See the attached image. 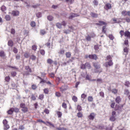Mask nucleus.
Masks as SVG:
<instances>
[{"instance_id":"nucleus-31","label":"nucleus","mask_w":130,"mask_h":130,"mask_svg":"<svg viewBox=\"0 0 130 130\" xmlns=\"http://www.w3.org/2000/svg\"><path fill=\"white\" fill-rule=\"evenodd\" d=\"M85 64L86 66L88 69H90L91 68V66L89 63L86 62Z\"/></svg>"},{"instance_id":"nucleus-13","label":"nucleus","mask_w":130,"mask_h":130,"mask_svg":"<svg viewBox=\"0 0 130 130\" xmlns=\"http://www.w3.org/2000/svg\"><path fill=\"white\" fill-rule=\"evenodd\" d=\"M8 45L10 47H12L13 45V42L11 40H9L8 43Z\"/></svg>"},{"instance_id":"nucleus-5","label":"nucleus","mask_w":130,"mask_h":130,"mask_svg":"<svg viewBox=\"0 0 130 130\" xmlns=\"http://www.w3.org/2000/svg\"><path fill=\"white\" fill-rule=\"evenodd\" d=\"M95 115H96L94 113H91L88 116V118L90 120H92L94 119Z\"/></svg>"},{"instance_id":"nucleus-41","label":"nucleus","mask_w":130,"mask_h":130,"mask_svg":"<svg viewBox=\"0 0 130 130\" xmlns=\"http://www.w3.org/2000/svg\"><path fill=\"white\" fill-rule=\"evenodd\" d=\"M66 57L67 58L70 57L71 56V54L70 52H67L66 54Z\"/></svg>"},{"instance_id":"nucleus-51","label":"nucleus","mask_w":130,"mask_h":130,"mask_svg":"<svg viewBox=\"0 0 130 130\" xmlns=\"http://www.w3.org/2000/svg\"><path fill=\"white\" fill-rule=\"evenodd\" d=\"M11 74L12 76L14 77L16 76L17 74V73L15 71H12L11 72Z\"/></svg>"},{"instance_id":"nucleus-64","label":"nucleus","mask_w":130,"mask_h":130,"mask_svg":"<svg viewBox=\"0 0 130 130\" xmlns=\"http://www.w3.org/2000/svg\"><path fill=\"white\" fill-rule=\"evenodd\" d=\"M124 19L126 20L127 22L128 23L130 22V19L129 18L126 17V18H124Z\"/></svg>"},{"instance_id":"nucleus-9","label":"nucleus","mask_w":130,"mask_h":130,"mask_svg":"<svg viewBox=\"0 0 130 130\" xmlns=\"http://www.w3.org/2000/svg\"><path fill=\"white\" fill-rule=\"evenodd\" d=\"M111 5L109 3H107L104 6V8L106 10H108L111 8Z\"/></svg>"},{"instance_id":"nucleus-50","label":"nucleus","mask_w":130,"mask_h":130,"mask_svg":"<svg viewBox=\"0 0 130 130\" xmlns=\"http://www.w3.org/2000/svg\"><path fill=\"white\" fill-rule=\"evenodd\" d=\"M111 92L112 93L115 94L117 93V90L115 89H113L111 90Z\"/></svg>"},{"instance_id":"nucleus-21","label":"nucleus","mask_w":130,"mask_h":130,"mask_svg":"<svg viewBox=\"0 0 130 130\" xmlns=\"http://www.w3.org/2000/svg\"><path fill=\"white\" fill-rule=\"evenodd\" d=\"M47 62L48 63L51 64L53 62V61L52 59H48L47 60Z\"/></svg>"},{"instance_id":"nucleus-55","label":"nucleus","mask_w":130,"mask_h":130,"mask_svg":"<svg viewBox=\"0 0 130 130\" xmlns=\"http://www.w3.org/2000/svg\"><path fill=\"white\" fill-rule=\"evenodd\" d=\"M44 95L43 94H41L39 95V98L40 100H42L43 99V98H44Z\"/></svg>"},{"instance_id":"nucleus-58","label":"nucleus","mask_w":130,"mask_h":130,"mask_svg":"<svg viewBox=\"0 0 130 130\" xmlns=\"http://www.w3.org/2000/svg\"><path fill=\"white\" fill-rule=\"evenodd\" d=\"M40 54L42 55H44L45 53V51L43 50H40Z\"/></svg>"},{"instance_id":"nucleus-53","label":"nucleus","mask_w":130,"mask_h":130,"mask_svg":"<svg viewBox=\"0 0 130 130\" xmlns=\"http://www.w3.org/2000/svg\"><path fill=\"white\" fill-rule=\"evenodd\" d=\"M40 33L42 35H44L46 33V31L44 30H40Z\"/></svg>"},{"instance_id":"nucleus-2","label":"nucleus","mask_w":130,"mask_h":130,"mask_svg":"<svg viewBox=\"0 0 130 130\" xmlns=\"http://www.w3.org/2000/svg\"><path fill=\"white\" fill-rule=\"evenodd\" d=\"M79 15V14L71 13L70 14L69 18L70 19H71L73 18L78 16Z\"/></svg>"},{"instance_id":"nucleus-46","label":"nucleus","mask_w":130,"mask_h":130,"mask_svg":"<svg viewBox=\"0 0 130 130\" xmlns=\"http://www.w3.org/2000/svg\"><path fill=\"white\" fill-rule=\"evenodd\" d=\"M124 32L123 30H121L119 32V33L121 35V38H122V36L124 35Z\"/></svg>"},{"instance_id":"nucleus-14","label":"nucleus","mask_w":130,"mask_h":130,"mask_svg":"<svg viewBox=\"0 0 130 130\" xmlns=\"http://www.w3.org/2000/svg\"><path fill=\"white\" fill-rule=\"evenodd\" d=\"M56 129L57 130H68L67 128L63 127H56Z\"/></svg>"},{"instance_id":"nucleus-37","label":"nucleus","mask_w":130,"mask_h":130,"mask_svg":"<svg viewBox=\"0 0 130 130\" xmlns=\"http://www.w3.org/2000/svg\"><path fill=\"white\" fill-rule=\"evenodd\" d=\"M30 59H31L32 60H35L36 59V57L34 55H32L30 56Z\"/></svg>"},{"instance_id":"nucleus-15","label":"nucleus","mask_w":130,"mask_h":130,"mask_svg":"<svg viewBox=\"0 0 130 130\" xmlns=\"http://www.w3.org/2000/svg\"><path fill=\"white\" fill-rule=\"evenodd\" d=\"M87 95L85 94H83L81 96V100L82 101H84Z\"/></svg>"},{"instance_id":"nucleus-12","label":"nucleus","mask_w":130,"mask_h":130,"mask_svg":"<svg viewBox=\"0 0 130 130\" xmlns=\"http://www.w3.org/2000/svg\"><path fill=\"white\" fill-rule=\"evenodd\" d=\"M121 101V99L119 96H118L115 99V101L118 103H119Z\"/></svg>"},{"instance_id":"nucleus-7","label":"nucleus","mask_w":130,"mask_h":130,"mask_svg":"<svg viewBox=\"0 0 130 130\" xmlns=\"http://www.w3.org/2000/svg\"><path fill=\"white\" fill-rule=\"evenodd\" d=\"M113 64V63L112 60L108 61L107 62H106L105 64V65L106 67H107L109 66H112Z\"/></svg>"},{"instance_id":"nucleus-22","label":"nucleus","mask_w":130,"mask_h":130,"mask_svg":"<svg viewBox=\"0 0 130 130\" xmlns=\"http://www.w3.org/2000/svg\"><path fill=\"white\" fill-rule=\"evenodd\" d=\"M10 16L9 15H6L5 16V19L7 21L10 20Z\"/></svg>"},{"instance_id":"nucleus-17","label":"nucleus","mask_w":130,"mask_h":130,"mask_svg":"<svg viewBox=\"0 0 130 130\" xmlns=\"http://www.w3.org/2000/svg\"><path fill=\"white\" fill-rule=\"evenodd\" d=\"M90 14L93 17L96 18L98 16V14L93 12H91L90 13Z\"/></svg>"},{"instance_id":"nucleus-59","label":"nucleus","mask_w":130,"mask_h":130,"mask_svg":"<svg viewBox=\"0 0 130 130\" xmlns=\"http://www.w3.org/2000/svg\"><path fill=\"white\" fill-rule=\"evenodd\" d=\"M39 5H40L39 4H36L35 5H32V7L34 8H36L38 7Z\"/></svg>"},{"instance_id":"nucleus-34","label":"nucleus","mask_w":130,"mask_h":130,"mask_svg":"<svg viewBox=\"0 0 130 130\" xmlns=\"http://www.w3.org/2000/svg\"><path fill=\"white\" fill-rule=\"evenodd\" d=\"M4 130H7V129H9L10 127L9 125L7 124L4 126Z\"/></svg>"},{"instance_id":"nucleus-38","label":"nucleus","mask_w":130,"mask_h":130,"mask_svg":"<svg viewBox=\"0 0 130 130\" xmlns=\"http://www.w3.org/2000/svg\"><path fill=\"white\" fill-rule=\"evenodd\" d=\"M88 100L89 102H92L93 100V98L91 96H89L88 98Z\"/></svg>"},{"instance_id":"nucleus-25","label":"nucleus","mask_w":130,"mask_h":130,"mask_svg":"<svg viewBox=\"0 0 130 130\" xmlns=\"http://www.w3.org/2000/svg\"><path fill=\"white\" fill-rule=\"evenodd\" d=\"M28 110L27 108L26 107H25L24 108H22L21 110L24 112L25 113L27 112L28 111Z\"/></svg>"},{"instance_id":"nucleus-4","label":"nucleus","mask_w":130,"mask_h":130,"mask_svg":"<svg viewBox=\"0 0 130 130\" xmlns=\"http://www.w3.org/2000/svg\"><path fill=\"white\" fill-rule=\"evenodd\" d=\"M89 58L90 59L95 60H96L98 58L97 56L95 54L89 55Z\"/></svg>"},{"instance_id":"nucleus-63","label":"nucleus","mask_w":130,"mask_h":130,"mask_svg":"<svg viewBox=\"0 0 130 130\" xmlns=\"http://www.w3.org/2000/svg\"><path fill=\"white\" fill-rule=\"evenodd\" d=\"M10 78L9 76L6 77L5 78L6 81L7 82H9L10 81Z\"/></svg>"},{"instance_id":"nucleus-32","label":"nucleus","mask_w":130,"mask_h":130,"mask_svg":"<svg viewBox=\"0 0 130 130\" xmlns=\"http://www.w3.org/2000/svg\"><path fill=\"white\" fill-rule=\"evenodd\" d=\"M124 44L126 46L128 45V41L127 38H126L124 41Z\"/></svg>"},{"instance_id":"nucleus-30","label":"nucleus","mask_w":130,"mask_h":130,"mask_svg":"<svg viewBox=\"0 0 130 130\" xmlns=\"http://www.w3.org/2000/svg\"><path fill=\"white\" fill-rule=\"evenodd\" d=\"M77 116L79 118H81L83 116V114L82 113L79 112L77 113Z\"/></svg>"},{"instance_id":"nucleus-42","label":"nucleus","mask_w":130,"mask_h":130,"mask_svg":"<svg viewBox=\"0 0 130 130\" xmlns=\"http://www.w3.org/2000/svg\"><path fill=\"white\" fill-rule=\"evenodd\" d=\"M24 56L26 58H28L29 56V54L28 53H25L24 54Z\"/></svg>"},{"instance_id":"nucleus-39","label":"nucleus","mask_w":130,"mask_h":130,"mask_svg":"<svg viewBox=\"0 0 130 130\" xmlns=\"http://www.w3.org/2000/svg\"><path fill=\"white\" fill-rule=\"evenodd\" d=\"M12 109L13 111H14L15 112H18L19 111V109L17 108H12Z\"/></svg>"},{"instance_id":"nucleus-27","label":"nucleus","mask_w":130,"mask_h":130,"mask_svg":"<svg viewBox=\"0 0 130 130\" xmlns=\"http://www.w3.org/2000/svg\"><path fill=\"white\" fill-rule=\"evenodd\" d=\"M6 7L4 6H2L1 8V10L3 12H4L6 10Z\"/></svg>"},{"instance_id":"nucleus-20","label":"nucleus","mask_w":130,"mask_h":130,"mask_svg":"<svg viewBox=\"0 0 130 130\" xmlns=\"http://www.w3.org/2000/svg\"><path fill=\"white\" fill-rule=\"evenodd\" d=\"M25 69L28 72H31V69L29 68V67L28 66H27L25 67Z\"/></svg>"},{"instance_id":"nucleus-48","label":"nucleus","mask_w":130,"mask_h":130,"mask_svg":"<svg viewBox=\"0 0 130 130\" xmlns=\"http://www.w3.org/2000/svg\"><path fill=\"white\" fill-rule=\"evenodd\" d=\"M30 25L31 27H34L36 25V23L35 22L32 21L30 23Z\"/></svg>"},{"instance_id":"nucleus-11","label":"nucleus","mask_w":130,"mask_h":130,"mask_svg":"<svg viewBox=\"0 0 130 130\" xmlns=\"http://www.w3.org/2000/svg\"><path fill=\"white\" fill-rule=\"evenodd\" d=\"M19 13V12L18 11H13L12 13V14L13 16H18Z\"/></svg>"},{"instance_id":"nucleus-16","label":"nucleus","mask_w":130,"mask_h":130,"mask_svg":"<svg viewBox=\"0 0 130 130\" xmlns=\"http://www.w3.org/2000/svg\"><path fill=\"white\" fill-rule=\"evenodd\" d=\"M47 18L48 20L50 21L53 20V17L52 16L49 15L47 16Z\"/></svg>"},{"instance_id":"nucleus-3","label":"nucleus","mask_w":130,"mask_h":130,"mask_svg":"<svg viewBox=\"0 0 130 130\" xmlns=\"http://www.w3.org/2000/svg\"><path fill=\"white\" fill-rule=\"evenodd\" d=\"M60 90L61 92H63L64 91L67 90V86L65 85H63L60 87Z\"/></svg>"},{"instance_id":"nucleus-54","label":"nucleus","mask_w":130,"mask_h":130,"mask_svg":"<svg viewBox=\"0 0 130 130\" xmlns=\"http://www.w3.org/2000/svg\"><path fill=\"white\" fill-rule=\"evenodd\" d=\"M4 56V52L3 51H2L0 52V56L1 57Z\"/></svg>"},{"instance_id":"nucleus-62","label":"nucleus","mask_w":130,"mask_h":130,"mask_svg":"<svg viewBox=\"0 0 130 130\" xmlns=\"http://www.w3.org/2000/svg\"><path fill=\"white\" fill-rule=\"evenodd\" d=\"M20 107L21 108H24L26 107L25 105V104L23 103H22L20 104Z\"/></svg>"},{"instance_id":"nucleus-6","label":"nucleus","mask_w":130,"mask_h":130,"mask_svg":"<svg viewBox=\"0 0 130 130\" xmlns=\"http://www.w3.org/2000/svg\"><path fill=\"white\" fill-rule=\"evenodd\" d=\"M93 66L96 69H99L100 68V65L99 64L98 62H93Z\"/></svg>"},{"instance_id":"nucleus-33","label":"nucleus","mask_w":130,"mask_h":130,"mask_svg":"<svg viewBox=\"0 0 130 130\" xmlns=\"http://www.w3.org/2000/svg\"><path fill=\"white\" fill-rule=\"evenodd\" d=\"M130 84V83L128 81L126 80L125 82V86L129 87Z\"/></svg>"},{"instance_id":"nucleus-56","label":"nucleus","mask_w":130,"mask_h":130,"mask_svg":"<svg viewBox=\"0 0 130 130\" xmlns=\"http://www.w3.org/2000/svg\"><path fill=\"white\" fill-rule=\"evenodd\" d=\"M72 99L75 102H76L77 101V98L75 96H73L72 97Z\"/></svg>"},{"instance_id":"nucleus-24","label":"nucleus","mask_w":130,"mask_h":130,"mask_svg":"<svg viewBox=\"0 0 130 130\" xmlns=\"http://www.w3.org/2000/svg\"><path fill=\"white\" fill-rule=\"evenodd\" d=\"M57 114L58 118H60L61 117L62 115V113L60 111H57Z\"/></svg>"},{"instance_id":"nucleus-45","label":"nucleus","mask_w":130,"mask_h":130,"mask_svg":"<svg viewBox=\"0 0 130 130\" xmlns=\"http://www.w3.org/2000/svg\"><path fill=\"white\" fill-rule=\"evenodd\" d=\"M108 37L110 40H113L114 38V37L113 36V35L112 34L109 35H108Z\"/></svg>"},{"instance_id":"nucleus-44","label":"nucleus","mask_w":130,"mask_h":130,"mask_svg":"<svg viewBox=\"0 0 130 130\" xmlns=\"http://www.w3.org/2000/svg\"><path fill=\"white\" fill-rule=\"evenodd\" d=\"M36 15L37 17L38 18H40L42 17V14L40 12H38L37 13Z\"/></svg>"},{"instance_id":"nucleus-40","label":"nucleus","mask_w":130,"mask_h":130,"mask_svg":"<svg viewBox=\"0 0 130 130\" xmlns=\"http://www.w3.org/2000/svg\"><path fill=\"white\" fill-rule=\"evenodd\" d=\"M32 49L34 51H36L37 48V46L35 45H33L32 46Z\"/></svg>"},{"instance_id":"nucleus-10","label":"nucleus","mask_w":130,"mask_h":130,"mask_svg":"<svg viewBox=\"0 0 130 130\" xmlns=\"http://www.w3.org/2000/svg\"><path fill=\"white\" fill-rule=\"evenodd\" d=\"M96 128L100 129L103 130L105 128L104 125L102 124L99 125L95 126Z\"/></svg>"},{"instance_id":"nucleus-60","label":"nucleus","mask_w":130,"mask_h":130,"mask_svg":"<svg viewBox=\"0 0 130 130\" xmlns=\"http://www.w3.org/2000/svg\"><path fill=\"white\" fill-rule=\"evenodd\" d=\"M62 106L63 108L65 109H66L67 107L66 104L64 103H62Z\"/></svg>"},{"instance_id":"nucleus-1","label":"nucleus","mask_w":130,"mask_h":130,"mask_svg":"<svg viewBox=\"0 0 130 130\" xmlns=\"http://www.w3.org/2000/svg\"><path fill=\"white\" fill-rule=\"evenodd\" d=\"M116 111H113L112 112V116L110 118V120L111 121H114L116 120Z\"/></svg>"},{"instance_id":"nucleus-26","label":"nucleus","mask_w":130,"mask_h":130,"mask_svg":"<svg viewBox=\"0 0 130 130\" xmlns=\"http://www.w3.org/2000/svg\"><path fill=\"white\" fill-rule=\"evenodd\" d=\"M13 112L12 109V108H11L7 111V112L9 115H12L13 113Z\"/></svg>"},{"instance_id":"nucleus-29","label":"nucleus","mask_w":130,"mask_h":130,"mask_svg":"<svg viewBox=\"0 0 130 130\" xmlns=\"http://www.w3.org/2000/svg\"><path fill=\"white\" fill-rule=\"evenodd\" d=\"M86 66L85 64H81L80 65V67L81 69H86Z\"/></svg>"},{"instance_id":"nucleus-28","label":"nucleus","mask_w":130,"mask_h":130,"mask_svg":"<svg viewBox=\"0 0 130 130\" xmlns=\"http://www.w3.org/2000/svg\"><path fill=\"white\" fill-rule=\"evenodd\" d=\"M56 26L59 28H61V24L59 23H57L56 24Z\"/></svg>"},{"instance_id":"nucleus-49","label":"nucleus","mask_w":130,"mask_h":130,"mask_svg":"<svg viewBox=\"0 0 130 130\" xmlns=\"http://www.w3.org/2000/svg\"><path fill=\"white\" fill-rule=\"evenodd\" d=\"M129 93V91L127 89H125L124 90V94L126 95H128Z\"/></svg>"},{"instance_id":"nucleus-36","label":"nucleus","mask_w":130,"mask_h":130,"mask_svg":"<svg viewBox=\"0 0 130 130\" xmlns=\"http://www.w3.org/2000/svg\"><path fill=\"white\" fill-rule=\"evenodd\" d=\"M11 85L12 86L14 89L16 88L17 87V85L15 84V83L13 82L12 83Z\"/></svg>"},{"instance_id":"nucleus-61","label":"nucleus","mask_w":130,"mask_h":130,"mask_svg":"<svg viewBox=\"0 0 130 130\" xmlns=\"http://www.w3.org/2000/svg\"><path fill=\"white\" fill-rule=\"evenodd\" d=\"M37 88V86L35 85H32L31 86V88L32 89L34 90L36 89Z\"/></svg>"},{"instance_id":"nucleus-57","label":"nucleus","mask_w":130,"mask_h":130,"mask_svg":"<svg viewBox=\"0 0 130 130\" xmlns=\"http://www.w3.org/2000/svg\"><path fill=\"white\" fill-rule=\"evenodd\" d=\"M121 13L124 16L126 15L127 11L126 10H124Z\"/></svg>"},{"instance_id":"nucleus-23","label":"nucleus","mask_w":130,"mask_h":130,"mask_svg":"<svg viewBox=\"0 0 130 130\" xmlns=\"http://www.w3.org/2000/svg\"><path fill=\"white\" fill-rule=\"evenodd\" d=\"M94 48L96 52H98L99 50V48L98 45H95Z\"/></svg>"},{"instance_id":"nucleus-19","label":"nucleus","mask_w":130,"mask_h":130,"mask_svg":"<svg viewBox=\"0 0 130 130\" xmlns=\"http://www.w3.org/2000/svg\"><path fill=\"white\" fill-rule=\"evenodd\" d=\"M64 52V50L63 49H60V50L58 52L59 54H63Z\"/></svg>"},{"instance_id":"nucleus-47","label":"nucleus","mask_w":130,"mask_h":130,"mask_svg":"<svg viewBox=\"0 0 130 130\" xmlns=\"http://www.w3.org/2000/svg\"><path fill=\"white\" fill-rule=\"evenodd\" d=\"M106 59L108 61L112 60H111L112 57L110 55H108L107 56Z\"/></svg>"},{"instance_id":"nucleus-18","label":"nucleus","mask_w":130,"mask_h":130,"mask_svg":"<svg viewBox=\"0 0 130 130\" xmlns=\"http://www.w3.org/2000/svg\"><path fill=\"white\" fill-rule=\"evenodd\" d=\"M31 99L33 101H35L36 99V97L35 95L32 94L31 95Z\"/></svg>"},{"instance_id":"nucleus-52","label":"nucleus","mask_w":130,"mask_h":130,"mask_svg":"<svg viewBox=\"0 0 130 130\" xmlns=\"http://www.w3.org/2000/svg\"><path fill=\"white\" fill-rule=\"evenodd\" d=\"M3 123L4 126L8 124V121L6 119H4L3 121Z\"/></svg>"},{"instance_id":"nucleus-8","label":"nucleus","mask_w":130,"mask_h":130,"mask_svg":"<svg viewBox=\"0 0 130 130\" xmlns=\"http://www.w3.org/2000/svg\"><path fill=\"white\" fill-rule=\"evenodd\" d=\"M124 36L129 39H130V32L127 30L125 31L124 33Z\"/></svg>"},{"instance_id":"nucleus-35","label":"nucleus","mask_w":130,"mask_h":130,"mask_svg":"<svg viewBox=\"0 0 130 130\" xmlns=\"http://www.w3.org/2000/svg\"><path fill=\"white\" fill-rule=\"evenodd\" d=\"M91 76L90 75L87 74V75L86 77V79L90 81L91 80Z\"/></svg>"},{"instance_id":"nucleus-43","label":"nucleus","mask_w":130,"mask_h":130,"mask_svg":"<svg viewBox=\"0 0 130 130\" xmlns=\"http://www.w3.org/2000/svg\"><path fill=\"white\" fill-rule=\"evenodd\" d=\"M37 122H42V123H43L44 124H45L46 125H48L46 124V122H45L41 120L40 119H38L37 120Z\"/></svg>"}]
</instances>
